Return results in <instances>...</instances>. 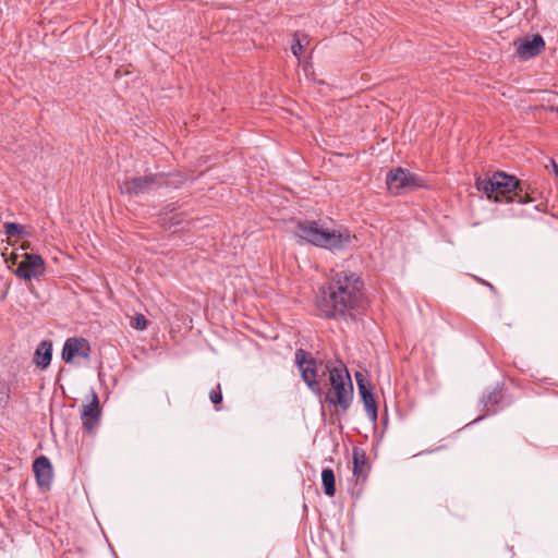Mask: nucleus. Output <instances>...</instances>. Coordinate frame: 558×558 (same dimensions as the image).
I'll list each match as a JSON object with an SVG mask.
<instances>
[{
    "label": "nucleus",
    "instance_id": "nucleus-1",
    "mask_svg": "<svg viewBox=\"0 0 558 558\" xmlns=\"http://www.w3.org/2000/svg\"><path fill=\"white\" fill-rule=\"evenodd\" d=\"M363 281L355 272H332L316 300L319 315L330 319L353 316L352 312L360 308L363 303Z\"/></svg>",
    "mask_w": 558,
    "mask_h": 558
},
{
    "label": "nucleus",
    "instance_id": "nucleus-2",
    "mask_svg": "<svg viewBox=\"0 0 558 558\" xmlns=\"http://www.w3.org/2000/svg\"><path fill=\"white\" fill-rule=\"evenodd\" d=\"M476 189L485 193L488 198H494L495 202H529L523 195L525 192L523 183L514 175L502 171L495 172L490 178H478Z\"/></svg>",
    "mask_w": 558,
    "mask_h": 558
},
{
    "label": "nucleus",
    "instance_id": "nucleus-3",
    "mask_svg": "<svg viewBox=\"0 0 558 558\" xmlns=\"http://www.w3.org/2000/svg\"><path fill=\"white\" fill-rule=\"evenodd\" d=\"M294 234L303 242L328 250H341L350 243L348 231L329 230L314 220L299 221Z\"/></svg>",
    "mask_w": 558,
    "mask_h": 558
},
{
    "label": "nucleus",
    "instance_id": "nucleus-4",
    "mask_svg": "<svg viewBox=\"0 0 558 558\" xmlns=\"http://www.w3.org/2000/svg\"><path fill=\"white\" fill-rule=\"evenodd\" d=\"M326 369L329 373L330 389L324 401L335 408L337 413H345L353 401V384L349 371L341 362L335 366L327 365Z\"/></svg>",
    "mask_w": 558,
    "mask_h": 558
},
{
    "label": "nucleus",
    "instance_id": "nucleus-5",
    "mask_svg": "<svg viewBox=\"0 0 558 558\" xmlns=\"http://www.w3.org/2000/svg\"><path fill=\"white\" fill-rule=\"evenodd\" d=\"M295 364L301 373L302 379L307 385L308 389L317 397H322L324 391L317 379L318 368L316 360L312 357L311 354L305 350L298 349L295 351Z\"/></svg>",
    "mask_w": 558,
    "mask_h": 558
},
{
    "label": "nucleus",
    "instance_id": "nucleus-6",
    "mask_svg": "<svg viewBox=\"0 0 558 558\" xmlns=\"http://www.w3.org/2000/svg\"><path fill=\"white\" fill-rule=\"evenodd\" d=\"M163 177L161 174H147L144 177L125 179L119 184L121 194L128 196H140L148 193L156 187L163 184Z\"/></svg>",
    "mask_w": 558,
    "mask_h": 558
},
{
    "label": "nucleus",
    "instance_id": "nucleus-7",
    "mask_svg": "<svg viewBox=\"0 0 558 558\" xmlns=\"http://www.w3.org/2000/svg\"><path fill=\"white\" fill-rule=\"evenodd\" d=\"M46 264L38 254L25 253L24 258L19 263L14 275L23 280L39 279L45 275Z\"/></svg>",
    "mask_w": 558,
    "mask_h": 558
},
{
    "label": "nucleus",
    "instance_id": "nucleus-8",
    "mask_svg": "<svg viewBox=\"0 0 558 558\" xmlns=\"http://www.w3.org/2000/svg\"><path fill=\"white\" fill-rule=\"evenodd\" d=\"M90 354L89 342L84 338H69L62 349V359L65 363H74L80 359H87Z\"/></svg>",
    "mask_w": 558,
    "mask_h": 558
},
{
    "label": "nucleus",
    "instance_id": "nucleus-9",
    "mask_svg": "<svg viewBox=\"0 0 558 558\" xmlns=\"http://www.w3.org/2000/svg\"><path fill=\"white\" fill-rule=\"evenodd\" d=\"M386 183L390 192L399 193L405 187H417L421 186L418 180L402 168L391 170L386 178Z\"/></svg>",
    "mask_w": 558,
    "mask_h": 558
},
{
    "label": "nucleus",
    "instance_id": "nucleus-10",
    "mask_svg": "<svg viewBox=\"0 0 558 558\" xmlns=\"http://www.w3.org/2000/svg\"><path fill=\"white\" fill-rule=\"evenodd\" d=\"M355 379L366 414L375 423L377 421V404L371 385L361 373L355 374Z\"/></svg>",
    "mask_w": 558,
    "mask_h": 558
},
{
    "label": "nucleus",
    "instance_id": "nucleus-11",
    "mask_svg": "<svg viewBox=\"0 0 558 558\" xmlns=\"http://www.w3.org/2000/svg\"><path fill=\"white\" fill-rule=\"evenodd\" d=\"M100 416V408L98 396L93 392L92 401L88 404H84L81 412V420L84 428L87 432H92L94 426L98 423Z\"/></svg>",
    "mask_w": 558,
    "mask_h": 558
},
{
    "label": "nucleus",
    "instance_id": "nucleus-12",
    "mask_svg": "<svg viewBox=\"0 0 558 558\" xmlns=\"http://www.w3.org/2000/svg\"><path fill=\"white\" fill-rule=\"evenodd\" d=\"M545 48V41L539 34L532 38L525 37L517 47V54L521 58H533L542 52Z\"/></svg>",
    "mask_w": 558,
    "mask_h": 558
},
{
    "label": "nucleus",
    "instance_id": "nucleus-13",
    "mask_svg": "<svg viewBox=\"0 0 558 558\" xmlns=\"http://www.w3.org/2000/svg\"><path fill=\"white\" fill-rule=\"evenodd\" d=\"M33 471L40 487L50 486L52 482V465L46 456H40L34 460Z\"/></svg>",
    "mask_w": 558,
    "mask_h": 558
},
{
    "label": "nucleus",
    "instance_id": "nucleus-14",
    "mask_svg": "<svg viewBox=\"0 0 558 558\" xmlns=\"http://www.w3.org/2000/svg\"><path fill=\"white\" fill-rule=\"evenodd\" d=\"M52 357V344L50 341H41L34 354V363L40 369H45L50 365Z\"/></svg>",
    "mask_w": 558,
    "mask_h": 558
},
{
    "label": "nucleus",
    "instance_id": "nucleus-15",
    "mask_svg": "<svg viewBox=\"0 0 558 558\" xmlns=\"http://www.w3.org/2000/svg\"><path fill=\"white\" fill-rule=\"evenodd\" d=\"M322 483L325 495L333 497L336 494V477L331 469L326 468L322 471Z\"/></svg>",
    "mask_w": 558,
    "mask_h": 558
},
{
    "label": "nucleus",
    "instance_id": "nucleus-16",
    "mask_svg": "<svg viewBox=\"0 0 558 558\" xmlns=\"http://www.w3.org/2000/svg\"><path fill=\"white\" fill-rule=\"evenodd\" d=\"M364 469H365V458H364V456H362L360 458L357 452L354 450V453H353V475L356 476L357 480L365 478Z\"/></svg>",
    "mask_w": 558,
    "mask_h": 558
},
{
    "label": "nucleus",
    "instance_id": "nucleus-17",
    "mask_svg": "<svg viewBox=\"0 0 558 558\" xmlns=\"http://www.w3.org/2000/svg\"><path fill=\"white\" fill-rule=\"evenodd\" d=\"M3 227L4 232L9 238L20 236L25 232L24 226L16 222H5Z\"/></svg>",
    "mask_w": 558,
    "mask_h": 558
},
{
    "label": "nucleus",
    "instance_id": "nucleus-18",
    "mask_svg": "<svg viewBox=\"0 0 558 558\" xmlns=\"http://www.w3.org/2000/svg\"><path fill=\"white\" fill-rule=\"evenodd\" d=\"M132 327L137 330H144L147 327V319L143 314H137L132 322Z\"/></svg>",
    "mask_w": 558,
    "mask_h": 558
},
{
    "label": "nucleus",
    "instance_id": "nucleus-19",
    "mask_svg": "<svg viewBox=\"0 0 558 558\" xmlns=\"http://www.w3.org/2000/svg\"><path fill=\"white\" fill-rule=\"evenodd\" d=\"M210 401L214 404H219L222 401L221 387L218 385L215 389H213L209 393Z\"/></svg>",
    "mask_w": 558,
    "mask_h": 558
},
{
    "label": "nucleus",
    "instance_id": "nucleus-20",
    "mask_svg": "<svg viewBox=\"0 0 558 558\" xmlns=\"http://www.w3.org/2000/svg\"><path fill=\"white\" fill-rule=\"evenodd\" d=\"M292 53L295 57H300L303 51V46L299 39L295 40V43L291 47Z\"/></svg>",
    "mask_w": 558,
    "mask_h": 558
},
{
    "label": "nucleus",
    "instance_id": "nucleus-21",
    "mask_svg": "<svg viewBox=\"0 0 558 558\" xmlns=\"http://www.w3.org/2000/svg\"><path fill=\"white\" fill-rule=\"evenodd\" d=\"M497 398H498V393H490L488 397H487V400L484 401V404L487 405L488 402L493 401L496 403L497 402Z\"/></svg>",
    "mask_w": 558,
    "mask_h": 558
},
{
    "label": "nucleus",
    "instance_id": "nucleus-22",
    "mask_svg": "<svg viewBox=\"0 0 558 558\" xmlns=\"http://www.w3.org/2000/svg\"><path fill=\"white\" fill-rule=\"evenodd\" d=\"M550 166H551L554 172H556V167H558V165L556 163L555 160H553V159L550 160Z\"/></svg>",
    "mask_w": 558,
    "mask_h": 558
},
{
    "label": "nucleus",
    "instance_id": "nucleus-23",
    "mask_svg": "<svg viewBox=\"0 0 558 558\" xmlns=\"http://www.w3.org/2000/svg\"><path fill=\"white\" fill-rule=\"evenodd\" d=\"M173 218H171L170 220H172ZM180 223V220H175V221H171V225H179Z\"/></svg>",
    "mask_w": 558,
    "mask_h": 558
},
{
    "label": "nucleus",
    "instance_id": "nucleus-24",
    "mask_svg": "<svg viewBox=\"0 0 558 558\" xmlns=\"http://www.w3.org/2000/svg\"><path fill=\"white\" fill-rule=\"evenodd\" d=\"M487 412H493L494 413V412H496V410L495 409H487Z\"/></svg>",
    "mask_w": 558,
    "mask_h": 558
},
{
    "label": "nucleus",
    "instance_id": "nucleus-25",
    "mask_svg": "<svg viewBox=\"0 0 558 558\" xmlns=\"http://www.w3.org/2000/svg\"><path fill=\"white\" fill-rule=\"evenodd\" d=\"M554 2H555L556 4H558V0H554Z\"/></svg>",
    "mask_w": 558,
    "mask_h": 558
}]
</instances>
